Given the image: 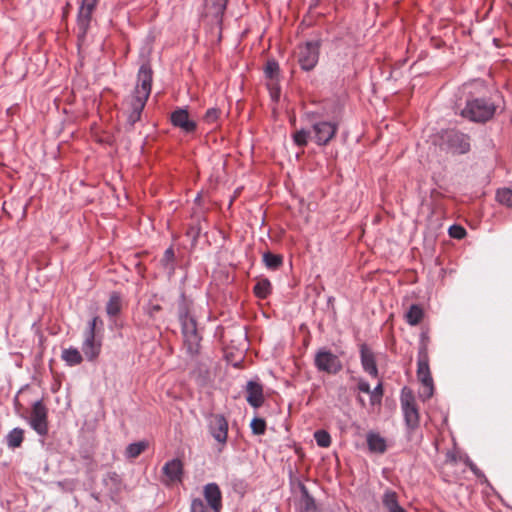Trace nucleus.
<instances>
[{
    "mask_svg": "<svg viewBox=\"0 0 512 512\" xmlns=\"http://www.w3.org/2000/svg\"><path fill=\"white\" fill-rule=\"evenodd\" d=\"M417 378L422 384V390L419 392L420 398L425 401L432 397L434 393V384L429 368V356L427 343L421 341L418 359H417Z\"/></svg>",
    "mask_w": 512,
    "mask_h": 512,
    "instance_id": "5",
    "label": "nucleus"
},
{
    "mask_svg": "<svg viewBox=\"0 0 512 512\" xmlns=\"http://www.w3.org/2000/svg\"><path fill=\"white\" fill-rule=\"evenodd\" d=\"M401 408L407 427L410 430L417 428L419 425V412L415 403V399L411 393L402 396Z\"/></svg>",
    "mask_w": 512,
    "mask_h": 512,
    "instance_id": "14",
    "label": "nucleus"
},
{
    "mask_svg": "<svg viewBox=\"0 0 512 512\" xmlns=\"http://www.w3.org/2000/svg\"><path fill=\"white\" fill-rule=\"evenodd\" d=\"M264 73L266 78L270 80V89L275 90V93H279V87L277 86L280 73L279 64L275 60L267 61L264 68ZM272 95L274 96V92H272Z\"/></svg>",
    "mask_w": 512,
    "mask_h": 512,
    "instance_id": "19",
    "label": "nucleus"
},
{
    "mask_svg": "<svg viewBox=\"0 0 512 512\" xmlns=\"http://www.w3.org/2000/svg\"><path fill=\"white\" fill-rule=\"evenodd\" d=\"M442 140L447 149L454 154H464L470 149L469 137L456 130L446 131Z\"/></svg>",
    "mask_w": 512,
    "mask_h": 512,
    "instance_id": "9",
    "label": "nucleus"
},
{
    "mask_svg": "<svg viewBox=\"0 0 512 512\" xmlns=\"http://www.w3.org/2000/svg\"><path fill=\"white\" fill-rule=\"evenodd\" d=\"M309 136H310V131L301 129V130L295 131L292 135V138H293L295 145L303 148L307 145Z\"/></svg>",
    "mask_w": 512,
    "mask_h": 512,
    "instance_id": "34",
    "label": "nucleus"
},
{
    "mask_svg": "<svg viewBox=\"0 0 512 512\" xmlns=\"http://www.w3.org/2000/svg\"><path fill=\"white\" fill-rule=\"evenodd\" d=\"M61 358L69 366H76L82 363L83 356L77 348L69 347L64 349L61 354Z\"/></svg>",
    "mask_w": 512,
    "mask_h": 512,
    "instance_id": "26",
    "label": "nucleus"
},
{
    "mask_svg": "<svg viewBox=\"0 0 512 512\" xmlns=\"http://www.w3.org/2000/svg\"><path fill=\"white\" fill-rule=\"evenodd\" d=\"M203 497V499H192L190 512H221L222 492L218 484L214 482L206 484L203 487Z\"/></svg>",
    "mask_w": 512,
    "mask_h": 512,
    "instance_id": "4",
    "label": "nucleus"
},
{
    "mask_svg": "<svg viewBox=\"0 0 512 512\" xmlns=\"http://www.w3.org/2000/svg\"><path fill=\"white\" fill-rule=\"evenodd\" d=\"M122 310V298L119 293L113 292L106 304V312L109 317L119 315Z\"/></svg>",
    "mask_w": 512,
    "mask_h": 512,
    "instance_id": "24",
    "label": "nucleus"
},
{
    "mask_svg": "<svg viewBox=\"0 0 512 512\" xmlns=\"http://www.w3.org/2000/svg\"><path fill=\"white\" fill-rule=\"evenodd\" d=\"M314 439L319 447L327 448L331 445V436L326 430H317Z\"/></svg>",
    "mask_w": 512,
    "mask_h": 512,
    "instance_id": "33",
    "label": "nucleus"
},
{
    "mask_svg": "<svg viewBox=\"0 0 512 512\" xmlns=\"http://www.w3.org/2000/svg\"><path fill=\"white\" fill-rule=\"evenodd\" d=\"M148 447L147 441H139L129 444L125 449V457L127 459H135L142 454Z\"/></svg>",
    "mask_w": 512,
    "mask_h": 512,
    "instance_id": "28",
    "label": "nucleus"
},
{
    "mask_svg": "<svg viewBox=\"0 0 512 512\" xmlns=\"http://www.w3.org/2000/svg\"><path fill=\"white\" fill-rule=\"evenodd\" d=\"M465 106L460 115L475 123H486L491 120L498 109L497 96L488 93L483 80H474L464 85Z\"/></svg>",
    "mask_w": 512,
    "mask_h": 512,
    "instance_id": "1",
    "label": "nucleus"
},
{
    "mask_svg": "<svg viewBox=\"0 0 512 512\" xmlns=\"http://www.w3.org/2000/svg\"><path fill=\"white\" fill-rule=\"evenodd\" d=\"M361 366L371 377H378L376 357L372 349L365 343L359 347Z\"/></svg>",
    "mask_w": 512,
    "mask_h": 512,
    "instance_id": "16",
    "label": "nucleus"
},
{
    "mask_svg": "<svg viewBox=\"0 0 512 512\" xmlns=\"http://www.w3.org/2000/svg\"><path fill=\"white\" fill-rule=\"evenodd\" d=\"M256 297L260 299L267 298L272 292V285L269 279L265 277L258 278L253 288Z\"/></svg>",
    "mask_w": 512,
    "mask_h": 512,
    "instance_id": "23",
    "label": "nucleus"
},
{
    "mask_svg": "<svg viewBox=\"0 0 512 512\" xmlns=\"http://www.w3.org/2000/svg\"><path fill=\"white\" fill-rule=\"evenodd\" d=\"M358 389H359V391H361L363 393L370 394V392H371L370 384L362 378L358 380Z\"/></svg>",
    "mask_w": 512,
    "mask_h": 512,
    "instance_id": "40",
    "label": "nucleus"
},
{
    "mask_svg": "<svg viewBox=\"0 0 512 512\" xmlns=\"http://www.w3.org/2000/svg\"><path fill=\"white\" fill-rule=\"evenodd\" d=\"M161 311V306L159 304L149 303L145 307V312L152 318L156 316L157 313Z\"/></svg>",
    "mask_w": 512,
    "mask_h": 512,
    "instance_id": "39",
    "label": "nucleus"
},
{
    "mask_svg": "<svg viewBox=\"0 0 512 512\" xmlns=\"http://www.w3.org/2000/svg\"><path fill=\"white\" fill-rule=\"evenodd\" d=\"M226 6L227 0H205V15L221 24Z\"/></svg>",
    "mask_w": 512,
    "mask_h": 512,
    "instance_id": "18",
    "label": "nucleus"
},
{
    "mask_svg": "<svg viewBox=\"0 0 512 512\" xmlns=\"http://www.w3.org/2000/svg\"><path fill=\"white\" fill-rule=\"evenodd\" d=\"M496 198L499 203L512 208V189L502 188L498 189L496 193Z\"/></svg>",
    "mask_w": 512,
    "mask_h": 512,
    "instance_id": "32",
    "label": "nucleus"
},
{
    "mask_svg": "<svg viewBox=\"0 0 512 512\" xmlns=\"http://www.w3.org/2000/svg\"><path fill=\"white\" fill-rule=\"evenodd\" d=\"M246 400L253 408H259L264 403L263 386L257 381L250 380L246 384Z\"/></svg>",
    "mask_w": 512,
    "mask_h": 512,
    "instance_id": "17",
    "label": "nucleus"
},
{
    "mask_svg": "<svg viewBox=\"0 0 512 512\" xmlns=\"http://www.w3.org/2000/svg\"><path fill=\"white\" fill-rule=\"evenodd\" d=\"M165 257L167 259H172L174 257V251L172 248H169L165 251Z\"/></svg>",
    "mask_w": 512,
    "mask_h": 512,
    "instance_id": "41",
    "label": "nucleus"
},
{
    "mask_svg": "<svg viewBox=\"0 0 512 512\" xmlns=\"http://www.w3.org/2000/svg\"><path fill=\"white\" fill-rule=\"evenodd\" d=\"M184 338V345L187 349L188 354L190 355H196L199 352L200 349V342L202 340V337L200 334L196 335H186L183 336Z\"/></svg>",
    "mask_w": 512,
    "mask_h": 512,
    "instance_id": "30",
    "label": "nucleus"
},
{
    "mask_svg": "<svg viewBox=\"0 0 512 512\" xmlns=\"http://www.w3.org/2000/svg\"><path fill=\"white\" fill-rule=\"evenodd\" d=\"M315 142L324 146L335 136L338 130V123L335 121H316L312 125Z\"/></svg>",
    "mask_w": 512,
    "mask_h": 512,
    "instance_id": "12",
    "label": "nucleus"
},
{
    "mask_svg": "<svg viewBox=\"0 0 512 512\" xmlns=\"http://www.w3.org/2000/svg\"><path fill=\"white\" fill-rule=\"evenodd\" d=\"M302 494L303 512H318L315 501L303 483H299Z\"/></svg>",
    "mask_w": 512,
    "mask_h": 512,
    "instance_id": "29",
    "label": "nucleus"
},
{
    "mask_svg": "<svg viewBox=\"0 0 512 512\" xmlns=\"http://www.w3.org/2000/svg\"><path fill=\"white\" fill-rule=\"evenodd\" d=\"M48 412L42 401H36L32 406L29 424L33 430L40 436L48 433Z\"/></svg>",
    "mask_w": 512,
    "mask_h": 512,
    "instance_id": "11",
    "label": "nucleus"
},
{
    "mask_svg": "<svg viewBox=\"0 0 512 512\" xmlns=\"http://www.w3.org/2000/svg\"><path fill=\"white\" fill-rule=\"evenodd\" d=\"M228 421L223 414H212L208 419V430L214 440L221 446L219 451L226 445L228 440Z\"/></svg>",
    "mask_w": 512,
    "mask_h": 512,
    "instance_id": "8",
    "label": "nucleus"
},
{
    "mask_svg": "<svg viewBox=\"0 0 512 512\" xmlns=\"http://www.w3.org/2000/svg\"><path fill=\"white\" fill-rule=\"evenodd\" d=\"M423 316L424 311L422 307L418 304H413L405 313V320L409 325L416 326L422 321Z\"/></svg>",
    "mask_w": 512,
    "mask_h": 512,
    "instance_id": "25",
    "label": "nucleus"
},
{
    "mask_svg": "<svg viewBox=\"0 0 512 512\" xmlns=\"http://www.w3.org/2000/svg\"><path fill=\"white\" fill-rule=\"evenodd\" d=\"M382 503L388 512H406V510L399 505L398 495L396 492L387 490L383 494Z\"/></svg>",
    "mask_w": 512,
    "mask_h": 512,
    "instance_id": "22",
    "label": "nucleus"
},
{
    "mask_svg": "<svg viewBox=\"0 0 512 512\" xmlns=\"http://www.w3.org/2000/svg\"><path fill=\"white\" fill-rule=\"evenodd\" d=\"M103 325V321L98 316H94L84 330L81 348L88 361L97 359L101 352L102 341L99 334L103 330Z\"/></svg>",
    "mask_w": 512,
    "mask_h": 512,
    "instance_id": "3",
    "label": "nucleus"
},
{
    "mask_svg": "<svg viewBox=\"0 0 512 512\" xmlns=\"http://www.w3.org/2000/svg\"><path fill=\"white\" fill-rule=\"evenodd\" d=\"M263 262L268 269L277 270L283 264V257L279 254L265 252L263 254Z\"/></svg>",
    "mask_w": 512,
    "mask_h": 512,
    "instance_id": "31",
    "label": "nucleus"
},
{
    "mask_svg": "<svg viewBox=\"0 0 512 512\" xmlns=\"http://www.w3.org/2000/svg\"><path fill=\"white\" fill-rule=\"evenodd\" d=\"M371 404H377L381 402L383 395L382 383H379L371 392Z\"/></svg>",
    "mask_w": 512,
    "mask_h": 512,
    "instance_id": "38",
    "label": "nucleus"
},
{
    "mask_svg": "<svg viewBox=\"0 0 512 512\" xmlns=\"http://www.w3.org/2000/svg\"><path fill=\"white\" fill-rule=\"evenodd\" d=\"M162 482L167 485H174L182 482L184 466L182 460L174 458L167 461L162 467Z\"/></svg>",
    "mask_w": 512,
    "mask_h": 512,
    "instance_id": "13",
    "label": "nucleus"
},
{
    "mask_svg": "<svg viewBox=\"0 0 512 512\" xmlns=\"http://www.w3.org/2000/svg\"><path fill=\"white\" fill-rule=\"evenodd\" d=\"M320 47L319 40L307 41L297 46L295 56L302 70L311 71L316 67L319 61Z\"/></svg>",
    "mask_w": 512,
    "mask_h": 512,
    "instance_id": "6",
    "label": "nucleus"
},
{
    "mask_svg": "<svg viewBox=\"0 0 512 512\" xmlns=\"http://www.w3.org/2000/svg\"><path fill=\"white\" fill-rule=\"evenodd\" d=\"M314 365L319 372L332 375L339 373L343 368L340 357L327 348H320L316 352Z\"/></svg>",
    "mask_w": 512,
    "mask_h": 512,
    "instance_id": "7",
    "label": "nucleus"
},
{
    "mask_svg": "<svg viewBox=\"0 0 512 512\" xmlns=\"http://www.w3.org/2000/svg\"><path fill=\"white\" fill-rule=\"evenodd\" d=\"M153 72L148 64H143L137 76V85L133 95L128 101L129 113L127 121L130 126H134L141 119L142 111L151 93Z\"/></svg>",
    "mask_w": 512,
    "mask_h": 512,
    "instance_id": "2",
    "label": "nucleus"
},
{
    "mask_svg": "<svg viewBox=\"0 0 512 512\" xmlns=\"http://www.w3.org/2000/svg\"><path fill=\"white\" fill-rule=\"evenodd\" d=\"M368 448L373 453L383 454L387 450V444L384 437L377 432H369L366 436Z\"/></svg>",
    "mask_w": 512,
    "mask_h": 512,
    "instance_id": "21",
    "label": "nucleus"
},
{
    "mask_svg": "<svg viewBox=\"0 0 512 512\" xmlns=\"http://www.w3.org/2000/svg\"><path fill=\"white\" fill-rule=\"evenodd\" d=\"M23 440L24 430L21 428H14L6 436V444L11 449L20 447Z\"/></svg>",
    "mask_w": 512,
    "mask_h": 512,
    "instance_id": "27",
    "label": "nucleus"
},
{
    "mask_svg": "<svg viewBox=\"0 0 512 512\" xmlns=\"http://www.w3.org/2000/svg\"><path fill=\"white\" fill-rule=\"evenodd\" d=\"M179 320L182 326L183 336L199 334L196 321L192 316L189 315L186 308L180 309Z\"/></svg>",
    "mask_w": 512,
    "mask_h": 512,
    "instance_id": "20",
    "label": "nucleus"
},
{
    "mask_svg": "<svg viewBox=\"0 0 512 512\" xmlns=\"http://www.w3.org/2000/svg\"><path fill=\"white\" fill-rule=\"evenodd\" d=\"M251 430L255 435H263L266 431V422L262 418L255 417L250 423Z\"/></svg>",
    "mask_w": 512,
    "mask_h": 512,
    "instance_id": "35",
    "label": "nucleus"
},
{
    "mask_svg": "<svg viewBox=\"0 0 512 512\" xmlns=\"http://www.w3.org/2000/svg\"><path fill=\"white\" fill-rule=\"evenodd\" d=\"M220 116V110L218 108H210L206 111L203 120L207 124H214Z\"/></svg>",
    "mask_w": 512,
    "mask_h": 512,
    "instance_id": "36",
    "label": "nucleus"
},
{
    "mask_svg": "<svg viewBox=\"0 0 512 512\" xmlns=\"http://www.w3.org/2000/svg\"><path fill=\"white\" fill-rule=\"evenodd\" d=\"M449 235L455 239H462L466 235V230L460 225H452L449 228Z\"/></svg>",
    "mask_w": 512,
    "mask_h": 512,
    "instance_id": "37",
    "label": "nucleus"
},
{
    "mask_svg": "<svg viewBox=\"0 0 512 512\" xmlns=\"http://www.w3.org/2000/svg\"><path fill=\"white\" fill-rule=\"evenodd\" d=\"M170 120L174 127L188 134L195 132L197 128L196 122L190 119L188 110L185 108H177L173 111Z\"/></svg>",
    "mask_w": 512,
    "mask_h": 512,
    "instance_id": "15",
    "label": "nucleus"
},
{
    "mask_svg": "<svg viewBox=\"0 0 512 512\" xmlns=\"http://www.w3.org/2000/svg\"><path fill=\"white\" fill-rule=\"evenodd\" d=\"M99 0H82L77 15L78 38L84 39L90 23L92 20L93 12L98 5Z\"/></svg>",
    "mask_w": 512,
    "mask_h": 512,
    "instance_id": "10",
    "label": "nucleus"
}]
</instances>
